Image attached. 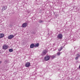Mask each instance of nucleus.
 Here are the masks:
<instances>
[{"mask_svg": "<svg viewBox=\"0 0 80 80\" xmlns=\"http://www.w3.org/2000/svg\"><path fill=\"white\" fill-rule=\"evenodd\" d=\"M44 59L45 61H48V60H49L50 59V57L48 55H46Z\"/></svg>", "mask_w": 80, "mask_h": 80, "instance_id": "f257e3e1", "label": "nucleus"}, {"mask_svg": "<svg viewBox=\"0 0 80 80\" xmlns=\"http://www.w3.org/2000/svg\"><path fill=\"white\" fill-rule=\"evenodd\" d=\"M8 46L6 44H4L3 45V46L2 47L3 49H4V50H6L7 49H8Z\"/></svg>", "mask_w": 80, "mask_h": 80, "instance_id": "f03ea898", "label": "nucleus"}, {"mask_svg": "<svg viewBox=\"0 0 80 80\" xmlns=\"http://www.w3.org/2000/svg\"><path fill=\"white\" fill-rule=\"evenodd\" d=\"M14 37H15L14 36H13V35L12 34H11L10 35L8 36V39H10V40H11V39L13 38Z\"/></svg>", "mask_w": 80, "mask_h": 80, "instance_id": "7ed1b4c3", "label": "nucleus"}, {"mask_svg": "<svg viewBox=\"0 0 80 80\" xmlns=\"http://www.w3.org/2000/svg\"><path fill=\"white\" fill-rule=\"evenodd\" d=\"M26 67H29L30 66V63L29 62H27L25 65Z\"/></svg>", "mask_w": 80, "mask_h": 80, "instance_id": "20e7f679", "label": "nucleus"}, {"mask_svg": "<svg viewBox=\"0 0 80 80\" xmlns=\"http://www.w3.org/2000/svg\"><path fill=\"white\" fill-rule=\"evenodd\" d=\"M62 37H63V36L61 34H59L58 36V38H62Z\"/></svg>", "mask_w": 80, "mask_h": 80, "instance_id": "39448f33", "label": "nucleus"}, {"mask_svg": "<svg viewBox=\"0 0 80 80\" xmlns=\"http://www.w3.org/2000/svg\"><path fill=\"white\" fill-rule=\"evenodd\" d=\"M22 26L23 28H25V27H26L27 26V23H24L22 24Z\"/></svg>", "mask_w": 80, "mask_h": 80, "instance_id": "423d86ee", "label": "nucleus"}, {"mask_svg": "<svg viewBox=\"0 0 80 80\" xmlns=\"http://www.w3.org/2000/svg\"><path fill=\"white\" fill-rule=\"evenodd\" d=\"M7 8V6H3L2 7V10H6Z\"/></svg>", "mask_w": 80, "mask_h": 80, "instance_id": "0eeeda50", "label": "nucleus"}, {"mask_svg": "<svg viewBox=\"0 0 80 80\" xmlns=\"http://www.w3.org/2000/svg\"><path fill=\"white\" fill-rule=\"evenodd\" d=\"M34 47H35V44H34L33 43L31 44L30 45V48H33Z\"/></svg>", "mask_w": 80, "mask_h": 80, "instance_id": "6e6552de", "label": "nucleus"}, {"mask_svg": "<svg viewBox=\"0 0 80 80\" xmlns=\"http://www.w3.org/2000/svg\"><path fill=\"white\" fill-rule=\"evenodd\" d=\"M47 53V51L44 50L43 51L42 54H43V55H45Z\"/></svg>", "mask_w": 80, "mask_h": 80, "instance_id": "1a4fd4ad", "label": "nucleus"}, {"mask_svg": "<svg viewBox=\"0 0 80 80\" xmlns=\"http://www.w3.org/2000/svg\"><path fill=\"white\" fill-rule=\"evenodd\" d=\"M39 46V44L38 43H37L34 45V47H38Z\"/></svg>", "mask_w": 80, "mask_h": 80, "instance_id": "9d476101", "label": "nucleus"}, {"mask_svg": "<svg viewBox=\"0 0 80 80\" xmlns=\"http://www.w3.org/2000/svg\"><path fill=\"white\" fill-rule=\"evenodd\" d=\"M63 47H61L59 48V49H58V51L60 52V51H61V50H62V49H63Z\"/></svg>", "mask_w": 80, "mask_h": 80, "instance_id": "9b49d317", "label": "nucleus"}, {"mask_svg": "<svg viewBox=\"0 0 80 80\" xmlns=\"http://www.w3.org/2000/svg\"><path fill=\"white\" fill-rule=\"evenodd\" d=\"M3 36H4V34H0V38L3 37Z\"/></svg>", "mask_w": 80, "mask_h": 80, "instance_id": "f8f14e48", "label": "nucleus"}, {"mask_svg": "<svg viewBox=\"0 0 80 80\" xmlns=\"http://www.w3.org/2000/svg\"><path fill=\"white\" fill-rule=\"evenodd\" d=\"M51 57L52 58V59H53L55 57V56L53 55V56H51Z\"/></svg>", "mask_w": 80, "mask_h": 80, "instance_id": "ddd939ff", "label": "nucleus"}, {"mask_svg": "<svg viewBox=\"0 0 80 80\" xmlns=\"http://www.w3.org/2000/svg\"><path fill=\"white\" fill-rule=\"evenodd\" d=\"M9 51L10 52H13V49H10L9 50Z\"/></svg>", "mask_w": 80, "mask_h": 80, "instance_id": "4468645a", "label": "nucleus"}, {"mask_svg": "<svg viewBox=\"0 0 80 80\" xmlns=\"http://www.w3.org/2000/svg\"><path fill=\"white\" fill-rule=\"evenodd\" d=\"M43 21L41 20H40L39 21V23H43Z\"/></svg>", "mask_w": 80, "mask_h": 80, "instance_id": "2eb2a0df", "label": "nucleus"}, {"mask_svg": "<svg viewBox=\"0 0 80 80\" xmlns=\"http://www.w3.org/2000/svg\"><path fill=\"white\" fill-rule=\"evenodd\" d=\"M61 53H60V52H58L57 55H58V56H59V55H60Z\"/></svg>", "mask_w": 80, "mask_h": 80, "instance_id": "dca6fc26", "label": "nucleus"}, {"mask_svg": "<svg viewBox=\"0 0 80 80\" xmlns=\"http://www.w3.org/2000/svg\"><path fill=\"white\" fill-rule=\"evenodd\" d=\"M77 57H78V58H79L80 57V55L78 54H77Z\"/></svg>", "mask_w": 80, "mask_h": 80, "instance_id": "f3484780", "label": "nucleus"}, {"mask_svg": "<svg viewBox=\"0 0 80 80\" xmlns=\"http://www.w3.org/2000/svg\"><path fill=\"white\" fill-rule=\"evenodd\" d=\"M78 58H78V57H77H77L75 58V60H78Z\"/></svg>", "mask_w": 80, "mask_h": 80, "instance_id": "a211bd4d", "label": "nucleus"}, {"mask_svg": "<svg viewBox=\"0 0 80 80\" xmlns=\"http://www.w3.org/2000/svg\"><path fill=\"white\" fill-rule=\"evenodd\" d=\"M2 63V61H0V64H1Z\"/></svg>", "mask_w": 80, "mask_h": 80, "instance_id": "6ab92c4d", "label": "nucleus"}, {"mask_svg": "<svg viewBox=\"0 0 80 80\" xmlns=\"http://www.w3.org/2000/svg\"><path fill=\"white\" fill-rule=\"evenodd\" d=\"M10 27H12V25H10Z\"/></svg>", "mask_w": 80, "mask_h": 80, "instance_id": "aec40b11", "label": "nucleus"}]
</instances>
